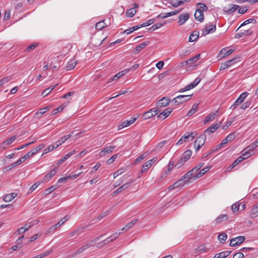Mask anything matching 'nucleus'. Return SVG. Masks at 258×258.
<instances>
[{
  "mask_svg": "<svg viewBox=\"0 0 258 258\" xmlns=\"http://www.w3.org/2000/svg\"><path fill=\"white\" fill-rule=\"evenodd\" d=\"M76 152V150H74L69 153L67 154L63 157L59 159L57 162V165H59L61 164L63 162H64L66 160L69 159L71 156H72L73 154H74Z\"/></svg>",
  "mask_w": 258,
  "mask_h": 258,
  "instance_id": "nucleus-26",
  "label": "nucleus"
},
{
  "mask_svg": "<svg viewBox=\"0 0 258 258\" xmlns=\"http://www.w3.org/2000/svg\"><path fill=\"white\" fill-rule=\"evenodd\" d=\"M155 21V18L150 19L148 20V21H147L146 22H144L142 24H141V26H142V27L148 26L153 24Z\"/></svg>",
  "mask_w": 258,
  "mask_h": 258,
  "instance_id": "nucleus-53",
  "label": "nucleus"
},
{
  "mask_svg": "<svg viewBox=\"0 0 258 258\" xmlns=\"http://www.w3.org/2000/svg\"><path fill=\"white\" fill-rule=\"evenodd\" d=\"M121 234V232H115L113 235L110 236L109 237L106 238L105 240L101 241L100 243H98L97 244V247H101L103 246L104 245L107 244V243H109L110 242L113 241L115 239H116Z\"/></svg>",
  "mask_w": 258,
  "mask_h": 258,
  "instance_id": "nucleus-6",
  "label": "nucleus"
},
{
  "mask_svg": "<svg viewBox=\"0 0 258 258\" xmlns=\"http://www.w3.org/2000/svg\"><path fill=\"white\" fill-rule=\"evenodd\" d=\"M65 106V105H62L59 106L58 107L56 108V109L53 110L51 112V114L55 115L58 112L62 111Z\"/></svg>",
  "mask_w": 258,
  "mask_h": 258,
  "instance_id": "nucleus-54",
  "label": "nucleus"
},
{
  "mask_svg": "<svg viewBox=\"0 0 258 258\" xmlns=\"http://www.w3.org/2000/svg\"><path fill=\"white\" fill-rule=\"evenodd\" d=\"M118 156V154H115V155H114L113 156H112L107 161H106V163L107 164H110L111 163H112L117 158Z\"/></svg>",
  "mask_w": 258,
  "mask_h": 258,
  "instance_id": "nucleus-58",
  "label": "nucleus"
},
{
  "mask_svg": "<svg viewBox=\"0 0 258 258\" xmlns=\"http://www.w3.org/2000/svg\"><path fill=\"white\" fill-rule=\"evenodd\" d=\"M229 7V8L224 7L223 9L224 11L228 14H232V13L235 12L238 8H239L238 6L233 4L230 5Z\"/></svg>",
  "mask_w": 258,
  "mask_h": 258,
  "instance_id": "nucleus-24",
  "label": "nucleus"
},
{
  "mask_svg": "<svg viewBox=\"0 0 258 258\" xmlns=\"http://www.w3.org/2000/svg\"><path fill=\"white\" fill-rule=\"evenodd\" d=\"M137 11L134 8H131L126 12V15L128 17H133L136 13Z\"/></svg>",
  "mask_w": 258,
  "mask_h": 258,
  "instance_id": "nucleus-52",
  "label": "nucleus"
},
{
  "mask_svg": "<svg viewBox=\"0 0 258 258\" xmlns=\"http://www.w3.org/2000/svg\"><path fill=\"white\" fill-rule=\"evenodd\" d=\"M210 169V167H206L202 169L201 171H198L196 175H194V177H201L203 176L206 173H207Z\"/></svg>",
  "mask_w": 258,
  "mask_h": 258,
  "instance_id": "nucleus-33",
  "label": "nucleus"
},
{
  "mask_svg": "<svg viewBox=\"0 0 258 258\" xmlns=\"http://www.w3.org/2000/svg\"><path fill=\"white\" fill-rule=\"evenodd\" d=\"M184 0H170V4L173 7H177L184 3Z\"/></svg>",
  "mask_w": 258,
  "mask_h": 258,
  "instance_id": "nucleus-37",
  "label": "nucleus"
},
{
  "mask_svg": "<svg viewBox=\"0 0 258 258\" xmlns=\"http://www.w3.org/2000/svg\"><path fill=\"white\" fill-rule=\"evenodd\" d=\"M134 182V180H131L128 182H126L124 184H123L122 186L118 187L116 190L113 191V194L114 195H117L118 193L121 192L123 190L128 188Z\"/></svg>",
  "mask_w": 258,
  "mask_h": 258,
  "instance_id": "nucleus-10",
  "label": "nucleus"
},
{
  "mask_svg": "<svg viewBox=\"0 0 258 258\" xmlns=\"http://www.w3.org/2000/svg\"><path fill=\"white\" fill-rule=\"evenodd\" d=\"M245 239L243 236H239L235 238H232L230 241L229 245L231 246H235L239 245L242 243Z\"/></svg>",
  "mask_w": 258,
  "mask_h": 258,
  "instance_id": "nucleus-7",
  "label": "nucleus"
},
{
  "mask_svg": "<svg viewBox=\"0 0 258 258\" xmlns=\"http://www.w3.org/2000/svg\"><path fill=\"white\" fill-rule=\"evenodd\" d=\"M99 237H97L94 240L88 241L87 243L79 248L74 253L75 255L80 254L84 250H86L92 246H94L96 242L99 239Z\"/></svg>",
  "mask_w": 258,
  "mask_h": 258,
  "instance_id": "nucleus-4",
  "label": "nucleus"
},
{
  "mask_svg": "<svg viewBox=\"0 0 258 258\" xmlns=\"http://www.w3.org/2000/svg\"><path fill=\"white\" fill-rule=\"evenodd\" d=\"M105 27L106 24L104 20L97 22L95 25V28L97 30H100Z\"/></svg>",
  "mask_w": 258,
  "mask_h": 258,
  "instance_id": "nucleus-45",
  "label": "nucleus"
},
{
  "mask_svg": "<svg viewBox=\"0 0 258 258\" xmlns=\"http://www.w3.org/2000/svg\"><path fill=\"white\" fill-rule=\"evenodd\" d=\"M206 139V135L202 134L199 136L194 142V147L196 151L199 150L205 144Z\"/></svg>",
  "mask_w": 258,
  "mask_h": 258,
  "instance_id": "nucleus-5",
  "label": "nucleus"
},
{
  "mask_svg": "<svg viewBox=\"0 0 258 258\" xmlns=\"http://www.w3.org/2000/svg\"><path fill=\"white\" fill-rule=\"evenodd\" d=\"M197 6L198 9H197V10L200 11L202 13H203L204 11H207L208 9L207 6L204 4H198Z\"/></svg>",
  "mask_w": 258,
  "mask_h": 258,
  "instance_id": "nucleus-51",
  "label": "nucleus"
},
{
  "mask_svg": "<svg viewBox=\"0 0 258 258\" xmlns=\"http://www.w3.org/2000/svg\"><path fill=\"white\" fill-rule=\"evenodd\" d=\"M234 51L233 49H228V48H223L220 52L219 54L224 57L231 54Z\"/></svg>",
  "mask_w": 258,
  "mask_h": 258,
  "instance_id": "nucleus-29",
  "label": "nucleus"
},
{
  "mask_svg": "<svg viewBox=\"0 0 258 258\" xmlns=\"http://www.w3.org/2000/svg\"><path fill=\"white\" fill-rule=\"evenodd\" d=\"M38 221H34L33 222H29L26 224L23 228H24V230L23 231V233H25L26 231H28L31 227H32L35 224H37Z\"/></svg>",
  "mask_w": 258,
  "mask_h": 258,
  "instance_id": "nucleus-41",
  "label": "nucleus"
},
{
  "mask_svg": "<svg viewBox=\"0 0 258 258\" xmlns=\"http://www.w3.org/2000/svg\"><path fill=\"white\" fill-rule=\"evenodd\" d=\"M137 221L138 219L134 220L133 221H132V222L127 224L124 227L122 228L121 230H125L126 231L128 230L134 225V224L137 222Z\"/></svg>",
  "mask_w": 258,
  "mask_h": 258,
  "instance_id": "nucleus-48",
  "label": "nucleus"
},
{
  "mask_svg": "<svg viewBox=\"0 0 258 258\" xmlns=\"http://www.w3.org/2000/svg\"><path fill=\"white\" fill-rule=\"evenodd\" d=\"M68 220V218L67 216L63 217L61 219L58 223L56 224L58 227H60L61 225H62L64 222H66Z\"/></svg>",
  "mask_w": 258,
  "mask_h": 258,
  "instance_id": "nucleus-63",
  "label": "nucleus"
},
{
  "mask_svg": "<svg viewBox=\"0 0 258 258\" xmlns=\"http://www.w3.org/2000/svg\"><path fill=\"white\" fill-rule=\"evenodd\" d=\"M77 64V61L74 59L70 60L66 66V69L67 70H73Z\"/></svg>",
  "mask_w": 258,
  "mask_h": 258,
  "instance_id": "nucleus-35",
  "label": "nucleus"
},
{
  "mask_svg": "<svg viewBox=\"0 0 258 258\" xmlns=\"http://www.w3.org/2000/svg\"><path fill=\"white\" fill-rule=\"evenodd\" d=\"M124 172V169L123 168L119 169L113 173V177H116L119 175H121Z\"/></svg>",
  "mask_w": 258,
  "mask_h": 258,
  "instance_id": "nucleus-60",
  "label": "nucleus"
},
{
  "mask_svg": "<svg viewBox=\"0 0 258 258\" xmlns=\"http://www.w3.org/2000/svg\"><path fill=\"white\" fill-rule=\"evenodd\" d=\"M131 69H126L122 71L118 72L116 74L113 78H111L109 80L108 82H111L113 80H117L119 79L121 77L125 75L126 73L129 72L131 71Z\"/></svg>",
  "mask_w": 258,
  "mask_h": 258,
  "instance_id": "nucleus-16",
  "label": "nucleus"
},
{
  "mask_svg": "<svg viewBox=\"0 0 258 258\" xmlns=\"http://www.w3.org/2000/svg\"><path fill=\"white\" fill-rule=\"evenodd\" d=\"M251 23H255L256 20L252 18L245 20L243 23L241 24V25L238 28L236 31H238L241 27Z\"/></svg>",
  "mask_w": 258,
  "mask_h": 258,
  "instance_id": "nucleus-50",
  "label": "nucleus"
},
{
  "mask_svg": "<svg viewBox=\"0 0 258 258\" xmlns=\"http://www.w3.org/2000/svg\"><path fill=\"white\" fill-rule=\"evenodd\" d=\"M218 238L220 243H223L227 238V235L225 233H222L219 235Z\"/></svg>",
  "mask_w": 258,
  "mask_h": 258,
  "instance_id": "nucleus-47",
  "label": "nucleus"
},
{
  "mask_svg": "<svg viewBox=\"0 0 258 258\" xmlns=\"http://www.w3.org/2000/svg\"><path fill=\"white\" fill-rule=\"evenodd\" d=\"M255 148H256V147H255L254 144L252 143L250 145L247 146L243 151V154H246L247 155L246 156H247V158H248L250 156H251L252 154V153L253 152V150Z\"/></svg>",
  "mask_w": 258,
  "mask_h": 258,
  "instance_id": "nucleus-20",
  "label": "nucleus"
},
{
  "mask_svg": "<svg viewBox=\"0 0 258 258\" xmlns=\"http://www.w3.org/2000/svg\"><path fill=\"white\" fill-rule=\"evenodd\" d=\"M155 161L156 159H154V158H153V159L149 160L147 162L144 163L143 166H144L145 167L147 168V169H148L152 166V165Z\"/></svg>",
  "mask_w": 258,
  "mask_h": 258,
  "instance_id": "nucleus-55",
  "label": "nucleus"
},
{
  "mask_svg": "<svg viewBox=\"0 0 258 258\" xmlns=\"http://www.w3.org/2000/svg\"><path fill=\"white\" fill-rule=\"evenodd\" d=\"M185 163V162L180 158V160L175 164L174 166L177 168H179L181 167Z\"/></svg>",
  "mask_w": 258,
  "mask_h": 258,
  "instance_id": "nucleus-59",
  "label": "nucleus"
},
{
  "mask_svg": "<svg viewBox=\"0 0 258 258\" xmlns=\"http://www.w3.org/2000/svg\"><path fill=\"white\" fill-rule=\"evenodd\" d=\"M192 95V94L188 95H179L173 99L171 102L173 103L174 105H179L189 100Z\"/></svg>",
  "mask_w": 258,
  "mask_h": 258,
  "instance_id": "nucleus-3",
  "label": "nucleus"
},
{
  "mask_svg": "<svg viewBox=\"0 0 258 258\" xmlns=\"http://www.w3.org/2000/svg\"><path fill=\"white\" fill-rule=\"evenodd\" d=\"M246 155H247L246 154H242V155L241 156L237 158L232 164V165L230 166L228 168H230L231 169H232L233 167H234L236 165H237L238 164L242 161L243 160L247 159V156Z\"/></svg>",
  "mask_w": 258,
  "mask_h": 258,
  "instance_id": "nucleus-21",
  "label": "nucleus"
},
{
  "mask_svg": "<svg viewBox=\"0 0 258 258\" xmlns=\"http://www.w3.org/2000/svg\"><path fill=\"white\" fill-rule=\"evenodd\" d=\"M198 110V104H194L191 109L188 112L187 115L190 116L192 115L193 114L196 113Z\"/></svg>",
  "mask_w": 258,
  "mask_h": 258,
  "instance_id": "nucleus-42",
  "label": "nucleus"
},
{
  "mask_svg": "<svg viewBox=\"0 0 258 258\" xmlns=\"http://www.w3.org/2000/svg\"><path fill=\"white\" fill-rule=\"evenodd\" d=\"M241 203L237 202L233 204L231 206V210L233 213L238 211Z\"/></svg>",
  "mask_w": 258,
  "mask_h": 258,
  "instance_id": "nucleus-49",
  "label": "nucleus"
},
{
  "mask_svg": "<svg viewBox=\"0 0 258 258\" xmlns=\"http://www.w3.org/2000/svg\"><path fill=\"white\" fill-rule=\"evenodd\" d=\"M197 172V169L193 168L185 173L182 177H194V175Z\"/></svg>",
  "mask_w": 258,
  "mask_h": 258,
  "instance_id": "nucleus-40",
  "label": "nucleus"
},
{
  "mask_svg": "<svg viewBox=\"0 0 258 258\" xmlns=\"http://www.w3.org/2000/svg\"><path fill=\"white\" fill-rule=\"evenodd\" d=\"M114 148V146L105 147L99 152V156L100 157H102L108 154L111 153L113 152Z\"/></svg>",
  "mask_w": 258,
  "mask_h": 258,
  "instance_id": "nucleus-11",
  "label": "nucleus"
},
{
  "mask_svg": "<svg viewBox=\"0 0 258 258\" xmlns=\"http://www.w3.org/2000/svg\"><path fill=\"white\" fill-rule=\"evenodd\" d=\"M167 143V141H163L162 142H161L157 144L156 146V149H160L161 148H162L165 145H166Z\"/></svg>",
  "mask_w": 258,
  "mask_h": 258,
  "instance_id": "nucleus-62",
  "label": "nucleus"
},
{
  "mask_svg": "<svg viewBox=\"0 0 258 258\" xmlns=\"http://www.w3.org/2000/svg\"><path fill=\"white\" fill-rule=\"evenodd\" d=\"M201 80V79L199 77L196 78L192 83H190L191 87L192 88H195L196 86H197L199 84V83L200 82Z\"/></svg>",
  "mask_w": 258,
  "mask_h": 258,
  "instance_id": "nucleus-57",
  "label": "nucleus"
},
{
  "mask_svg": "<svg viewBox=\"0 0 258 258\" xmlns=\"http://www.w3.org/2000/svg\"><path fill=\"white\" fill-rule=\"evenodd\" d=\"M170 101V100L169 98L163 97L157 102L156 105L159 108L167 106L169 105Z\"/></svg>",
  "mask_w": 258,
  "mask_h": 258,
  "instance_id": "nucleus-15",
  "label": "nucleus"
},
{
  "mask_svg": "<svg viewBox=\"0 0 258 258\" xmlns=\"http://www.w3.org/2000/svg\"><path fill=\"white\" fill-rule=\"evenodd\" d=\"M181 11V9H180L179 10H175L174 11H172V12H170L169 13H165L166 16L167 18H168L169 17L172 16L173 15L178 14Z\"/></svg>",
  "mask_w": 258,
  "mask_h": 258,
  "instance_id": "nucleus-56",
  "label": "nucleus"
},
{
  "mask_svg": "<svg viewBox=\"0 0 258 258\" xmlns=\"http://www.w3.org/2000/svg\"><path fill=\"white\" fill-rule=\"evenodd\" d=\"M231 251L230 250H227L225 251H222L218 253H216L213 258H225L229 256Z\"/></svg>",
  "mask_w": 258,
  "mask_h": 258,
  "instance_id": "nucleus-28",
  "label": "nucleus"
},
{
  "mask_svg": "<svg viewBox=\"0 0 258 258\" xmlns=\"http://www.w3.org/2000/svg\"><path fill=\"white\" fill-rule=\"evenodd\" d=\"M199 36V32L196 31H194L189 36L188 41L194 42L196 41Z\"/></svg>",
  "mask_w": 258,
  "mask_h": 258,
  "instance_id": "nucleus-36",
  "label": "nucleus"
},
{
  "mask_svg": "<svg viewBox=\"0 0 258 258\" xmlns=\"http://www.w3.org/2000/svg\"><path fill=\"white\" fill-rule=\"evenodd\" d=\"M200 58H201V54H198L196 55V56L187 59L185 61L183 62L182 63V66H183L184 64L191 65V64H194V63H195L198 60L200 59Z\"/></svg>",
  "mask_w": 258,
  "mask_h": 258,
  "instance_id": "nucleus-19",
  "label": "nucleus"
},
{
  "mask_svg": "<svg viewBox=\"0 0 258 258\" xmlns=\"http://www.w3.org/2000/svg\"><path fill=\"white\" fill-rule=\"evenodd\" d=\"M17 194L13 192L6 195L3 198V200L6 202H9L13 200L16 196Z\"/></svg>",
  "mask_w": 258,
  "mask_h": 258,
  "instance_id": "nucleus-31",
  "label": "nucleus"
},
{
  "mask_svg": "<svg viewBox=\"0 0 258 258\" xmlns=\"http://www.w3.org/2000/svg\"><path fill=\"white\" fill-rule=\"evenodd\" d=\"M159 112V110L157 109H151L148 111L145 112L143 115V119H147L151 118L152 117L156 115Z\"/></svg>",
  "mask_w": 258,
  "mask_h": 258,
  "instance_id": "nucleus-9",
  "label": "nucleus"
},
{
  "mask_svg": "<svg viewBox=\"0 0 258 258\" xmlns=\"http://www.w3.org/2000/svg\"><path fill=\"white\" fill-rule=\"evenodd\" d=\"M237 58H234L232 59L228 60L226 61L225 62L222 63L220 67V70H225L226 68H228L230 66L233 65L236 62Z\"/></svg>",
  "mask_w": 258,
  "mask_h": 258,
  "instance_id": "nucleus-14",
  "label": "nucleus"
},
{
  "mask_svg": "<svg viewBox=\"0 0 258 258\" xmlns=\"http://www.w3.org/2000/svg\"><path fill=\"white\" fill-rule=\"evenodd\" d=\"M197 135L196 132L186 133L177 142L176 145H180L185 142L192 141Z\"/></svg>",
  "mask_w": 258,
  "mask_h": 258,
  "instance_id": "nucleus-2",
  "label": "nucleus"
},
{
  "mask_svg": "<svg viewBox=\"0 0 258 258\" xmlns=\"http://www.w3.org/2000/svg\"><path fill=\"white\" fill-rule=\"evenodd\" d=\"M16 139V136H14L6 140L3 143L0 145V150H4L6 149L10 144H11Z\"/></svg>",
  "mask_w": 258,
  "mask_h": 258,
  "instance_id": "nucleus-12",
  "label": "nucleus"
},
{
  "mask_svg": "<svg viewBox=\"0 0 258 258\" xmlns=\"http://www.w3.org/2000/svg\"><path fill=\"white\" fill-rule=\"evenodd\" d=\"M174 166V162L173 161L170 160L167 165V168L164 171V175L166 176L170 172Z\"/></svg>",
  "mask_w": 258,
  "mask_h": 258,
  "instance_id": "nucleus-34",
  "label": "nucleus"
},
{
  "mask_svg": "<svg viewBox=\"0 0 258 258\" xmlns=\"http://www.w3.org/2000/svg\"><path fill=\"white\" fill-rule=\"evenodd\" d=\"M216 25L213 24H209L205 26V27L202 31V35L205 36L210 33L214 32L216 31Z\"/></svg>",
  "mask_w": 258,
  "mask_h": 258,
  "instance_id": "nucleus-8",
  "label": "nucleus"
},
{
  "mask_svg": "<svg viewBox=\"0 0 258 258\" xmlns=\"http://www.w3.org/2000/svg\"><path fill=\"white\" fill-rule=\"evenodd\" d=\"M248 95V93L247 92H244L240 95L238 98L236 99L237 102H239L240 104L242 103L246 97Z\"/></svg>",
  "mask_w": 258,
  "mask_h": 258,
  "instance_id": "nucleus-46",
  "label": "nucleus"
},
{
  "mask_svg": "<svg viewBox=\"0 0 258 258\" xmlns=\"http://www.w3.org/2000/svg\"><path fill=\"white\" fill-rule=\"evenodd\" d=\"M195 179L196 178H193V179ZM190 179H192V178H179V179L175 182L172 185L169 186L168 187V189L170 190L178 187H181L185 184L192 182V181H190Z\"/></svg>",
  "mask_w": 258,
  "mask_h": 258,
  "instance_id": "nucleus-1",
  "label": "nucleus"
},
{
  "mask_svg": "<svg viewBox=\"0 0 258 258\" xmlns=\"http://www.w3.org/2000/svg\"><path fill=\"white\" fill-rule=\"evenodd\" d=\"M192 151L190 150H187L182 154L180 158L186 162L189 160Z\"/></svg>",
  "mask_w": 258,
  "mask_h": 258,
  "instance_id": "nucleus-30",
  "label": "nucleus"
},
{
  "mask_svg": "<svg viewBox=\"0 0 258 258\" xmlns=\"http://www.w3.org/2000/svg\"><path fill=\"white\" fill-rule=\"evenodd\" d=\"M217 115L218 111H216L215 112H212L210 113L206 116V117L204 119V123L206 124L208 122L213 121Z\"/></svg>",
  "mask_w": 258,
  "mask_h": 258,
  "instance_id": "nucleus-23",
  "label": "nucleus"
},
{
  "mask_svg": "<svg viewBox=\"0 0 258 258\" xmlns=\"http://www.w3.org/2000/svg\"><path fill=\"white\" fill-rule=\"evenodd\" d=\"M208 251V249L206 248L205 245H201L196 249V252L202 253L206 252Z\"/></svg>",
  "mask_w": 258,
  "mask_h": 258,
  "instance_id": "nucleus-44",
  "label": "nucleus"
},
{
  "mask_svg": "<svg viewBox=\"0 0 258 258\" xmlns=\"http://www.w3.org/2000/svg\"><path fill=\"white\" fill-rule=\"evenodd\" d=\"M252 33V31L250 29L244 30L242 31H241L239 33H236L235 34V38L239 39L243 36H247L250 35Z\"/></svg>",
  "mask_w": 258,
  "mask_h": 258,
  "instance_id": "nucleus-17",
  "label": "nucleus"
},
{
  "mask_svg": "<svg viewBox=\"0 0 258 258\" xmlns=\"http://www.w3.org/2000/svg\"><path fill=\"white\" fill-rule=\"evenodd\" d=\"M149 44V42H144L143 43H141L139 45H138L136 48H135L133 50L134 53L135 54H137L139 52L141 51L142 49L144 48L146 46H147Z\"/></svg>",
  "mask_w": 258,
  "mask_h": 258,
  "instance_id": "nucleus-25",
  "label": "nucleus"
},
{
  "mask_svg": "<svg viewBox=\"0 0 258 258\" xmlns=\"http://www.w3.org/2000/svg\"><path fill=\"white\" fill-rule=\"evenodd\" d=\"M195 18L196 20L199 21L200 22H203L204 20V15L203 13L196 10L195 13Z\"/></svg>",
  "mask_w": 258,
  "mask_h": 258,
  "instance_id": "nucleus-32",
  "label": "nucleus"
},
{
  "mask_svg": "<svg viewBox=\"0 0 258 258\" xmlns=\"http://www.w3.org/2000/svg\"><path fill=\"white\" fill-rule=\"evenodd\" d=\"M59 187L57 184L53 185L48 188L46 189L44 192V194L45 196H47L52 192L53 190L56 189Z\"/></svg>",
  "mask_w": 258,
  "mask_h": 258,
  "instance_id": "nucleus-39",
  "label": "nucleus"
},
{
  "mask_svg": "<svg viewBox=\"0 0 258 258\" xmlns=\"http://www.w3.org/2000/svg\"><path fill=\"white\" fill-rule=\"evenodd\" d=\"M138 117L132 118L131 119L125 120L118 125L119 129L123 128L133 124L137 120Z\"/></svg>",
  "mask_w": 258,
  "mask_h": 258,
  "instance_id": "nucleus-18",
  "label": "nucleus"
},
{
  "mask_svg": "<svg viewBox=\"0 0 258 258\" xmlns=\"http://www.w3.org/2000/svg\"><path fill=\"white\" fill-rule=\"evenodd\" d=\"M57 86V84L56 85H55L54 86H50L49 87V88L46 89L45 90H44L42 92V95L43 96V97H45L46 96H47L48 94H49L55 87L56 86Z\"/></svg>",
  "mask_w": 258,
  "mask_h": 258,
  "instance_id": "nucleus-43",
  "label": "nucleus"
},
{
  "mask_svg": "<svg viewBox=\"0 0 258 258\" xmlns=\"http://www.w3.org/2000/svg\"><path fill=\"white\" fill-rule=\"evenodd\" d=\"M189 14L188 13H185L180 14L178 16V24L179 26L183 25L185 22L189 19Z\"/></svg>",
  "mask_w": 258,
  "mask_h": 258,
  "instance_id": "nucleus-13",
  "label": "nucleus"
},
{
  "mask_svg": "<svg viewBox=\"0 0 258 258\" xmlns=\"http://www.w3.org/2000/svg\"><path fill=\"white\" fill-rule=\"evenodd\" d=\"M37 45H38V43H33V44L30 45V46H29L28 47H27V48H26L25 51L29 52L32 50H33Z\"/></svg>",
  "mask_w": 258,
  "mask_h": 258,
  "instance_id": "nucleus-64",
  "label": "nucleus"
},
{
  "mask_svg": "<svg viewBox=\"0 0 258 258\" xmlns=\"http://www.w3.org/2000/svg\"><path fill=\"white\" fill-rule=\"evenodd\" d=\"M228 217L227 214H222L216 219L215 222L216 223H220L223 221H226L228 219Z\"/></svg>",
  "mask_w": 258,
  "mask_h": 258,
  "instance_id": "nucleus-38",
  "label": "nucleus"
},
{
  "mask_svg": "<svg viewBox=\"0 0 258 258\" xmlns=\"http://www.w3.org/2000/svg\"><path fill=\"white\" fill-rule=\"evenodd\" d=\"M56 173V170L55 169H53L51 171H50L45 176V177H52Z\"/></svg>",
  "mask_w": 258,
  "mask_h": 258,
  "instance_id": "nucleus-61",
  "label": "nucleus"
},
{
  "mask_svg": "<svg viewBox=\"0 0 258 258\" xmlns=\"http://www.w3.org/2000/svg\"><path fill=\"white\" fill-rule=\"evenodd\" d=\"M172 111V109L170 108H167L164 111H163L158 116V118H161L163 119L168 117L171 112Z\"/></svg>",
  "mask_w": 258,
  "mask_h": 258,
  "instance_id": "nucleus-27",
  "label": "nucleus"
},
{
  "mask_svg": "<svg viewBox=\"0 0 258 258\" xmlns=\"http://www.w3.org/2000/svg\"><path fill=\"white\" fill-rule=\"evenodd\" d=\"M221 124V122H220L218 124H215L214 125H212L208 128H207L205 133L206 134H208L209 135L214 133L216 130H217Z\"/></svg>",
  "mask_w": 258,
  "mask_h": 258,
  "instance_id": "nucleus-22",
  "label": "nucleus"
}]
</instances>
